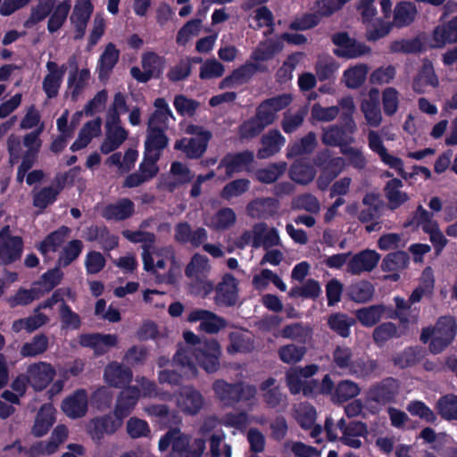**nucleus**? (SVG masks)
<instances>
[{"instance_id":"nucleus-21","label":"nucleus","mask_w":457,"mask_h":457,"mask_svg":"<svg viewBox=\"0 0 457 457\" xmlns=\"http://www.w3.org/2000/svg\"><path fill=\"white\" fill-rule=\"evenodd\" d=\"M398 390V380L388 377L370 386L366 400H395Z\"/></svg>"},{"instance_id":"nucleus-63","label":"nucleus","mask_w":457,"mask_h":457,"mask_svg":"<svg viewBox=\"0 0 457 457\" xmlns=\"http://www.w3.org/2000/svg\"><path fill=\"white\" fill-rule=\"evenodd\" d=\"M229 345L228 351L229 353H248L251 351L252 344L250 339L240 332H230L228 335Z\"/></svg>"},{"instance_id":"nucleus-46","label":"nucleus","mask_w":457,"mask_h":457,"mask_svg":"<svg viewBox=\"0 0 457 457\" xmlns=\"http://www.w3.org/2000/svg\"><path fill=\"white\" fill-rule=\"evenodd\" d=\"M175 240L179 244L191 243L193 246H200V228L192 230L187 222H180L175 228Z\"/></svg>"},{"instance_id":"nucleus-13","label":"nucleus","mask_w":457,"mask_h":457,"mask_svg":"<svg viewBox=\"0 0 457 457\" xmlns=\"http://www.w3.org/2000/svg\"><path fill=\"white\" fill-rule=\"evenodd\" d=\"M380 254L374 250H362L355 253L347 263V271L352 275H360L371 271L378 263Z\"/></svg>"},{"instance_id":"nucleus-15","label":"nucleus","mask_w":457,"mask_h":457,"mask_svg":"<svg viewBox=\"0 0 457 457\" xmlns=\"http://www.w3.org/2000/svg\"><path fill=\"white\" fill-rule=\"evenodd\" d=\"M264 68L258 63L246 62L245 64L233 70L230 75L224 78L220 87H232L236 85H244L247 83L257 71H263Z\"/></svg>"},{"instance_id":"nucleus-6","label":"nucleus","mask_w":457,"mask_h":457,"mask_svg":"<svg viewBox=\"0 0 457 457\" xmlns=\"http://www.w3.org/2000/svg\"><path fill=\"white\" fill-rule=\"evenodd\" d=\"M435 337L429 344L432 353H442L454 339L457 333V324L453 317H440L435 327Z\"/></svg>"},{"instance_id":"nucleus-43","label":"nucleus","mask_w":457,"mask_h":457,"mask_svg":"<svg viewBox=\"0 0 457 457\" xmlns=\"http://www.w3.org/2000/svg\"><path fill=\"white\" fill-rule=\"evenodd\" d=\"M368 71L369 68L365 63L348 68L344 71L345 86L351 89L359 88L365 82Z\"/></svg>"},{"instance_id":"nucleus-14","label":"nucleus","mask_w":457,"mask_h":457,"mask_svg":"<svg viewBox=\"0 0 457 457\" xmlns=\"http://www.w3.org/2000/svg\"><path fill=\"white\" fill-rule=\"evenodd\" d=\"M27 373L30 386L36 391L44 390L55 376V370L50 363L39 361L29 366Z\"/></svg>"},{"instance_id":"nucleus-50","label":"nucleus","mask_w":457,"mask_h":457,"mask_svg":"<svg viewBox=\"0 0 457 457\" xmlns=\"http://www.w3.org/2000/svg\"><path fill=\"white\" fill-rule=\"evenodd\" d=\"M434 276L430 267H427L422 273V285L418 286L411 294L409 302L411 304L419 303L426 293L434 287Z\"/></svg>"},{"instance_id":"nucleus-54","label":"nucleus","mask_w":457,"mask_h":457,"mask_svg":"<svg viewBox=\"0 0 457 457\" xmlns=\"http://www.w3.org/2000/svg\"><path fill=\"white\" fill-rule=\"evenodd\" d=\"M58 195L49 186L42 187L38 192L34 193L32 196L33 206L41 212L53 204L57 200Z\"/></svg>"},{"instance_id":"nucleus-42","label":"nucleus","mask_w":457,"mask_h":457,"mask_svg":"<svg viewBox=\"0 0 457 457\" xmlns=\"http://www.w3.org/2000/svg\"><path fill=\"white\" fill-rule=\"evenodd\" d=\"M71 10V4L68 0H64L55 4L47 22V29L50 33L59 30L65 23Z\"/></svg>"},{"instance_id":"nucleus-11","label":"nucleus","mask_w":457,"mask_h":457,"mask_svg":"<svg viewBox=\"0 0 457 457\" xmlns=\"http://www.w3.org/2000/svg\"><path fill=\"white\" fill-rule=\"evenodd\" d=\"M69 431L64 425H58L48 441H41L33 445L29 451L30 457H38L41 455H49L55 453L60 445L68 437Z\"/></svg>"},{"instance_id":"nucleus-3","label":"nucleus","mask_w":457,"mask_h":457,"mask_svg":"<svg viewBox=\"0 0 457 457\" xmlns=\"http://www.w3.org/2000/svg\"><path fill=\"white\" fill-rule=\"evenodd\" d=\"M170 448L166 457H197V453L190 450V438L179 429H170L159 440L158 449L164 453Z\"/></svg>"},{"instance_id":"nucleus-39","label":"nucleus","mask_w":457,"mask_h":457,"mask_svg":"<svg viewBox=\"0 0 457 457\" xmlns=\"http://www.w3.org/2000/svg\"><path fill=\"white\" fill-rule=\"evenodd\" d=\"M228 326L225 318L215 312L202 309V331L209 335H216Z\"/></svg>"},{"instance_id":"nucleus-53","label":"nucleus","mask_w":457,"mask_h":457,"mask_svg":"<svg viewBox=\"0 0 457 457\" xmlns=\"http://www.w3.org/2000/svg\"><path fill=\"white\" fill-rule=\"evenodd\" d=\"M306 353V348L303 345L289 344L283 345L278 350L280 360L287 364H293L300 361Z\"/></svg>"},{"instance_id":"nucleus-58","label":"nucleus","mask_w":457,"mask_h":457,"mask_svg":"<svg viewBox=\"0 0 457 457\" xmlns=\"http://www.w3.org/2000/svg\"><path fill=\"white\" fill-rule=\"evenodd\" d=\"M382 105L386 116H393L399 107V93L395 87H386L382 92Z\"/></svg>"},{"instance_id":"nucleus-12","label":"nucleus","mask_w":457,"mask_h":457,"mask_svg":"<svg viewBox=\"0 0 457 457\" xmlns=\"http://www.w3.org/2000/svg\"><path fill=\"white\" fill-rule=\"evenodd\" d=\"M46 69L48 73L43 79L42 88L47 98L52 99L59 94L67 67L64 64L58 66L55 62L48 61L46 62Z\"/></svg>"},{"instance_id":"nucleus-22","label":"nucleus","mask_w":457,"mask_h":457,"mask_svg":"<svg viewBox=\"0 0 457 457\" xmlns=\"http://www.w3.org/2000/svg\"><path fill=\"white\" fill-rule=\"evenodd\" d=\"M285 143L286 138L278 129L270 130L261 138L262 147L257 152L258 158L266 159L276 154L280 151Z\"/></svg>"},{"instance_id":"nucleus-57","label":"nucleus","mask_w":457,"mask_h":457,"mask_svg":"<svg viewBox=\"0 0 457 457\" xmlns=\"http://www.w3.org/2000/svg\"><path fill=\"white\" fill-rule=\"evenodd\" d=\"M339 65L332 57L319 60L315 64V71L320 81L329 80L334 78Z\"/></svg>"},{"instance_id":"nucleus-27","label":"nucleus","mask_w":457,"mask_h":457,"mask_svg":"<svg viewBox=\"0 0 457 457\" xmlns=\"http://www.w3.org/2000/svg\"><path fill=\"white\" fill-rule=\"evenodd\" d=\"M280 238L278 232L275 228L267 230V225L263 222L258 223L253 227V246L260 247L262 245L265 247L278 245Z\"/></svg>"},{"instance_id":"nucleus-41","label":"nucleus","mask_w":457,"mask_h":457,"mask_svg":"<svg viewBox=\"0 0 457 457\" xmlns=\"http://www.w3.org/2000/svg\"><path fill=\"white\" fill-rule=\"evenodd\" d=\"M410 257L404 251H396L386 254L381 263V270L385 272L400 271L408 267Z\"/></svg>"},{"instance_id":"nucleus-59","label":"nucleus","mask_w":457,"mask_h":457,"mask_svg":"<svg viewBox=\"0 0 457 457\" xmlns=\"http://www.w3.org/2000/svg\"><path fill=\"white\" fill-rule=\"evenodd\" d=\"M200 33V18L195 17L188 21L179 31L176 42L179 46H186L193 36Z\"/></svg>"},{"instance_id":"nucleus-52","label":"nucleus","mask_w":457,"mask_h":457,"mask_svg":"<svg viewBox=\"0 0 457 457\" xmlns=\"http://www.w3.org/2000/svg\"><path fill=\"white\" fill-rule=\"evenodd\" d=\"M283 48V45L279 41H270L262 44L251 54V59L255 62H265L271 60L276 54L279 53Z\"/></svg>"},{"instance_id":"nucleus-51","label":"nucleus","mask_w":457,"mask_h":457,"mask_svg":"<svg viewBox=\"0 0 457 457\" xmlns=\"http://www.w3.org/2000/svg\"><path fill=\"white\" fill-rule=\"evenodd\" d=\"M395 337H397V327L391 321L379 324L372 333L373 341L379 347Z\"/></svg>"},{"instance_id":"nucleus-61","label":"nucleus","mask_w":457,"mask_h":457,"mask_svg":"<svg viewBox=\"0 0 457 457\" xmlns=\"http://www.w3.org/2000/svg\"><path fill=\"white\" fill-rule=\"evenodd\" d=\"M360 392L361 388L357 383L350 379H345L340 381L335 388L336 400H352L355 398Z\"/></svg>"},{"instance_id":"nucleus-36","label":"nucleus","mask_w":457,"mask_h":457,"mask_svg":"<svg viewBox=\"0 0 457 457\" xmlns=\"http://www.w3.org/2000/svg\"><path fill=\"white\" fill-rule=\"evenodd\" d=\"M70 228L66 226H62L58 229L48 234L41 242L38 246V251L44 256L49 252H56L57 249L64 242L65 237L68 236Z\"/></svg>"},{"instance_id":"nucleus-56","label":"nucleus","mask_w":457,"mask_h":457,"mask_svg":"<svg viewBox=\"0 0 457 457\" xmlns=\"http://www.w3.org/2000/svg\"><path fill=\"white\" fill-rule=\"evenodd\" d=\"M265 127L254 116L244 120L238 127V135L241 139H252L258 137Z\"/></svg>"},{"instance_id":"nucleus-33","label":"nucleus","mask_w":457,"mask_h":457,"mask_svg":"<svg viewBox=\"0 0 457 457\" xmlns=\"http://www.w3.org/2000/svg\"><path fill=\"white\" fill-rule=\"evenodd\" d=\"M56 0H38L36 6H33L29 18L23 22L26 29H31L44 21L50 15L55 7Z\"/></svg>"},{"instance_id":"nucleus-7","label":"nucleus","mask_w":457,"mask_h":457,"mask_svg":"<svg viewBox=\"0 0 457 457\" xmlns=\"http://www.w3.org/2000/svg\"><path fill=\"white\" fill-rule=\"evenodd\" d=\"M331 41L338 47L333 50V54L339 58L354 59L369 54L371 50L364 43L351 37L346 31L334 33Z\"/></svg>"},{"instance_id":"nucleus-28","label":"nucleus","mask_w":457,"mask_h":457,"mask_svg":"<svg viewBox=\"0 0 457 457\" xmlns=\"http://www.w3.org/2000/svg\"><path fill=\"white\" fill-rule=\"evenodd\" d=\"M54 421L55 411L53 405L50 403L43 404L36 416L32 433L36 436H43L47 433Z\"/></svg>"},{"instance_id":"nucleus-48","label":"nucleus","mask_w":457,"mask_h":457,"mask_svg":"<svg viewBox=\"0 0 457 457\" xmlns=\"http://www.w3.org/2000/svg\"><path fill=\"white\" fill-rule=\"evenodd\" d=\"M43 293L39 288L31 287L29 289L19 288L14 295L8 299V303L11 307L26 306L31 303L34 300H37L42 296Z\"/></svg>"},{"instance_id":"nucleus-47","label":"nucleus","mask_w":457,"mask_h":457,"mask_svg":"<svg viewBox=\"0 0 457 457\" xmlns=\"http://www.w3.org/2000/svg\"><path fill=\"white\" fill-rule=\"evenodd\" d=\"M84 245L79 239L71 240L62 249L57 263L59 266L67 267L71 264L82 253Z\"/></svg>"},{"instance_id":"nucleus-17","label":"nucleus","mask_w":457,"mask_h":457,"mask_svg":"<svg viewBox=\"0 0 457 457\" xmlns=\"http://www.w3.org/2000/svg\"><path fill=\"white\" fill-rule=\"evenodd\" d=\"M432 41L433 48H443L446 45L457 43V15L435 27Z\"/></svg>"},{"instance_id":"nucleus-4","label":"nucleus","mask_w":457,"mask_h":457,"mask_svg":"<svg viewBox=\"0 0 457 457\" xmlns=\"http://www.w3.org/2000/svg\"><path fill=\"white\" fill-rule=\"evenodd\" d=\"M212 389L219 400H255L257 389L255 386L242 381L228 383L224 379H217Z\"/></svg>"},{"instance_id":"nucleus-30","label":"nucleus","mask_w":457,"mask_h":457,"mask_svg":"<svg viewBox=\"0 0 457 457\" xmlns=\"http://www.w3.org/2000/svg\"><path fill=\"white\" fill-rule=\"evenodd\" d=\"M316 175L314 167L303 160L295 161L289 169L290 179L297 184L307 185L313 180Z\"/></svg>"},{"instance_id":"nucleus-40","label":"nucleus","mask_w":457,"mask_h":457,"mask_svg":"<svg viewBox=\"0 0 457 457\" xmlns=\"http://www.w3.org/2000/svg\"><path fill=\"white\" fill-rule=\"evenodd\" d=\"M287 163L285 162H272L265 168L258 169L255 171V179L263 184H271L276 182L286 171Z\"/></svg>"},{"instance_id":"nucleus-24","label":"nucleus","mask_w":457,"mask_h":457,"mask_svg":"<svg viewBox=\"0 0 457 457\" xmlns=\"http://www.w3.org/2000/svg\"><path fill=\"white\" fill-rule=\"evenodd\" d=\"M321 141L325 145L338 146L341 150L353 143L354 138L353 136H350L344 131V128H341L338 125H331L323 129Z\"/></svg>"},{"instance_id":"nucleus-62","label":"nucleus","mask_w":457,"mask_h":457,"mask_svg":"<svg viewBox=\"0 0 457 457\" xmlns=\"http://www.w3.org/2000/svg\"><path fill=\"white\" fill-rule=\"evenodd\" d=\"M127 432L132 438L148 437L151 428L148 423L141 419L133 417L127 422Z\"/></svg>"},{"instance_id":"nucleus-5","label":"nucleus","mask_w":457,"mask_h":457,"mask_svg":"<svg viewBox=\"0 0 457 457\" xmlns=\"http://www.w3.org/2000/svg\"><path fill=\"white\" fill-rule=\"evenodd\" d=\"M291 103L292 96L289 94H280L267 98L256 107L254 118L267 128L274 123L277 113L287 108Z\"/></svg>"},{"instance_id":"nucleus-16","label":"nucleus","mask_w":457,"mask_h":457,"mask_svg":"<svg viewBox=\"0 0 457 457\" xmlns=\"http://www.w3.org/2000/svg\"><path fill=\"white\" fill-rule=\"evenodd\" d=\"M104 378L109 386L122 388L131 382L133 372L130 368L117 361H112L104 368Z\"/></svg>"},{"instance_id":"nucleus-1","label":"nucleus","mask_w":457,"mask_h":457,"mask_svg":"<svg viewBox=\"0 0 457 457\" xmlns=\"http://www.w3.org/2000/svg\"><path fill=\"white\" fill-rule=\"evenodd\" d=\"M332 362L344 373L358 378L370 377L378 367V361L373 359L362 357L353 359L352 349L345 345H337L333 350Z\"/></svg>"},{"instance_id":"nucleus-10","label":"nucleus","mask_w":457,"mask_h":457,"mask_svg":"<svg viewBox=\"0 0 457 457\" xmlns=\"http://www.w3.org/2000/svg\"><path fill=\"white\" fill-rule=\"evenodd\" d=\"M8 227L0 231V264L10 265L18 261L22 253L23 241L21 237L7 232Z\"/></svg>"},{"instance_id":"nucleus-38","label":"nucleus","mask_w":457,"mask_h":457,"mask_svg":"<svg viewBox=\"0 0 457 457\" xmlns=\"http://www.w3.org/2000/svg\"><path fill=\"white\" fill-rule=\"evenodd\" d=\"M49 346V338L41 333L34 336L29 342L23 344L20 350L22 357H35L44 353Z\"/></svg>"},{"instance_id":"nucleus-20","label":"nucleus","mask_w":457,"mask_h":457,"mask_svg":"<svg viewBox=\"0 0 457 457\" xmlns=\"http://www.w3.org/2000/svg\"><path fill=\"white\" fill-rule=\"evenodd\" d=\"M120 420L113 416H106L92 420L88 426V433L94 441H100L105 435L113 434L120 428Z\"/></svg>"},{"instance_id":"nucleus-32","label":"nucleus","mask_w":457,"mask_h":457,"mask_svg":"<svg viewBox=\"0 0 457 457\" xmlns=\"http://www.w3.org/2000/svg\"><path fill=\"white\" fill-rule=\"evenodd\" d=\"M69 62L71 65H75V71L71 72L68 78V87L71 88V99L76 101L79 95L84 89L86 82L90 77V72L87 69H82L78 74V66L74 56L69 59Z\"/></svg>"},{"instance_id":"nucleus-25","label":"nucleus","mask_w":457,"mask_h":457,"mask_svg":"<svg viewBox=\"0 0 457 457\" xmlns=\"http://www.w3.org/2000/svg\"><path fill=\"white\" fill-rule=\"evenodd\" d=\"M168 144L169 138L162 129H147L144 154H152V156L158 154V159H160L162 151L167 147Z\"/></svg>"},{"instance_id":"nucleus-29","label":"nucleus","mask_w":457,"mask_h":457,"mask_svg":"<svg viewBox=\"0 0 457 457\" xmlns=\"http://www.w3.org/2000/svg\"><path fill=\"white\" fill-rule=\"evenodd\" d=\"M418 10L416 4L411 1L398 2L394 10V24L397 28L411 25L416 19Z\"/></svg>"},{"instance_id":"nucleus-18","label":"nucleus","mask_w":457,"mask_h":457,"mask_svg":"<svg viewBox=\"0 0 457 457\" xmlns=\"http://www.w3.org/2000/svg\"><path fill=\"white\" fill-rule=\"evenodd\" d=\"M337 428L342 432L340 440L345 445L355 449L361 446L360 437L365 436L367 434V428L363 423L353 421L346 425L345 421L340 419L337 424Z\"/></svg>"},{"instance_id":"nucleus-26","label":"nucleus","mask_w":457,"mask_h":457,"mask_svg":"<svg viewBox=\"0 0 457 457\" xmlns=\"http://www.w3.org/2000/svg\"><path fill=\"white\" fill-rule=\"evenodd\" d=\"M120 51L113 43H108L97 63L98 78L103 80L109 77L119 61Z\"/></svg>"},{"instance_id":"nucleus-23","label":"nucleus","mask_w":457,"mask_h":457,"mask_svg":"<svg viewBox=\"0 0 457 457\" xmlns=\"http://www.w3.org/2000/svg\"><path fill=\"white\" fill-rule=\"evenodd\" d=\"M135 211L134 203L129 198H122L115 204H107L102 211V216L107 220H125Z\"/></svg>"},{"instance_id":"nucleus-34","label":"nucleus","mask_w":457,"mask_h":457,"mask_svg":"<svg viewBox=\"0 0 457 457\" xmlns=\"http://www.w3.org/2000/svg\"><path fill=\"white\" fill-rule=\"evenodd\" d=\"M328 328L342 337L350 336L351 327L355 325L356 320L344 312H334L328 318Z\"/></svg>"},{"instance_id":"nucleus-64","label":"nucleus","mask_w":457,"mask_h":457,"mask_svg":"<svg viewBox=\"0 0 457 457\" xmlns=\"http://www.w3.org/2000/svg\"><path fill=\"white\" fill-rule=\"evenodd\" d=\"M60 319L62 328L79 329L81 326V320L79 315L73 312L66 303H62L61 304Z\"/></svg>"},{"instance_id":"nucleus-55","label":"nucleus","mask_w":457,"mask_h":457,"mask_svg":"<svg viewBox=\"0 0 457 457\" xmlns=\"http://www.w3.org/2000/svg\"><path fill=\"white\" fill-rule=\"evenodd\" d=\"M250 187V180L247 179H237L222 188L220 192V196L223 199H230L235 196H239L245 193Z\"/></svg>"},{"instance_id":"nucleus-60","label":"nucleus","mask_w":457,"mask_h":457,"mask_svg":"<svg viewBox=\"0 0 457 457\" xmlns=\"http://www.w3.org/2000/svg\"><path fill=\"white\" fill-rule=\"evenodd\" d=\"M174 149L182 151L190 159H198L200 158V138L183 137L175 142Z\"/></svg>"},{"instance_id":"nucleus-19","label":"nucleus","mask_w":457,"mask_h":457,"mask_svg":"<svg viewBox=\"0 0 457 457\" xmlns=\"http://www.w3.org/2000/svg\"><path fill=\"white\" fill-rule=\"evenodd\" d=\"M221 348L216 339L202 337V369L208 373H213L220 368Z\"/></svg>"},{"instance_id":"nucleus-44","label":"nucleus","mask_w":457,"mask_h":457,"mask_svg":"<svg viewBox=\"0 0 457 457\" xmlns=\"http://www.w3.org/2000/svg\"><path fill=\"white\" fill-rule=\"evenodd\" d=\"M382 310L378 304L360 308L355 311V320L363 327L371 328L380 321Z\"/></svg>"},{"instance_id":"nucleus-45","label":"nucleus","mask_w":457,"mask_h":457,"mask_svg":"<svg viewBox=\"0 0 457 457\" xmlns=\"http://www.w3.org/2000/svg\"><path fill=\"white\" fill-rule=\"evenodd\" d=\"M320 292L321 288L320 283L313 278H309L303 286H295L291 287L288 292V295L291 298L302 297L315 300L319 297Z\"/></svg>"},{"instance_id":"nucleus-31","label":"nucleus","mask_w":457,"mask_h":457,"mask_svg":"<svg viewBox=\"0 0 457 457\" xmlns=\"http://www.w3.org/2000/svg\"><path fill=\"white\" fill-rule=\"evenodd\" d=\"M48 321L49 318L46 314L40 312V311L37 312H34L33 315L14 320L12 324V330L14 333L25 330L30 334L46 325Z\"/></svg>"},{"instance_id":"nucleus-2","label":"nucleus","mask_w":457,"mask_h":457,"mask_svg":"<svg viewBox=\"0 0 457 457\" xmlns=\"http://www.w3.org/2000/svg\"><path fill=\"white\" fill-rule=\"evenodd\" d=\"M183 337L187 345L178 344V350L172 361L174 365L195 377L198 373L196 365L200 364V347H197V345H200V337L190 330L184 331Z\"/></svg>"},{"instance_id":"nucleus-49","label":"nucleus","mask_w":457,"mask_h":457,"mask_svg":"<svg viewBox=\"0 0 457 457\" xmlns=\"http://www.w3.org/2000/svg\"><path fill=\"white\" fill-rule=\"evenodd\" d=\"M423 358V352L418 346L405 348L394 358V363L402 369L412 367Z\"/></svg>"},{"instance_id":"nucleus-37","label":"nucleus","mask_w":457,"mask_h":457,"mask_svg":"<svg viewBox=\"0 0 457 457\" xmlns=\"http://www.w3.org/2000/svg\"><path fill=\"white\" fill-rule=\"evenodd\" d=\"M374 292L373 285L368 280H361L353 283L347 288L349 299L359 303H367L371 300Z\"/></svg>"},{"instance_id":"nucleus-8","label":"nucleus","mask_w":457,"mask_h":457,"mask_svg":"<svg viewBox=\"0 0 457 457\" xmlns=\"http://www.w3.org/2000/svg\"><path fill=\"white\" fill-rule=\"evenodd\" d=\"M254 162V154L251 150H244L237 153H228L220 160L217 169H225L227 178H232L234 174L249 171Z\"/></svg>"},{"instance_id":"nucleus-35","label":"nucleus","mask_w":457,"mask_h":457,"mask_svg":"<svg viewBox=\"0 0 457 457\" xmlns=\"http://www.w3.org/2000/svg\"><path fill=\"white\" fill-rule=\"evenodd\" d=\"M317 136L313 131L308 132L298 141L287 146V158L312 154L317 146Z\"/></svg>"},{"instance_id":"nucleus-9","label":"nucleus","mask_w":457,"mask_h":457,"mask_svg":"<svg viewBox=\"0 0 457 457\" xmlns=\"http://www.w3.org/2000/svg\"><path fill=\"white\" fill-rule=\"evenodd\" d=\"M238 282L234 275L226 273L215 286L214 303L219 307H234L238 301Z\"/></svg>"}]
</instances>
